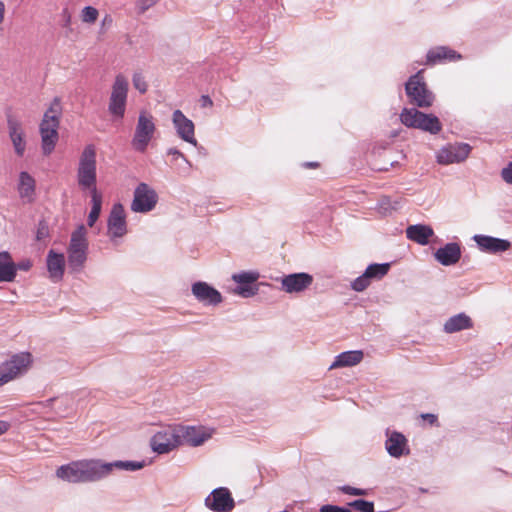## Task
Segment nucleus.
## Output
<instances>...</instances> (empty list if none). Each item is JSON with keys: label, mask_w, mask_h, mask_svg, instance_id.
I'll use <instances>...</instances> for the list:
<instances>
[{"label": "nucleus", "mask_w": 512, "mask_h": 512, "mask_svg": "<svg viewBox=\"0 0 512 512\" xmlns=\"http://www.w3.org/2000/svg\"><path fill=\"white\" fill-rule=\"evenodd\" d=\"M259 274L256 272H242L239 274H234L232 279L238 283L239 285L243 284H253L257 281Z\"/></svg>", "instance_id": "nucleus-33"}, {"label": "nucleus", "mask_w": 512, "mask_h": 512, "mask_svg": "<svg viewBox=\"0 0 512 512\" xmlns=\"http://www.w3.org/2000/svg\"><path fill=\"white\" fill-rule=\"evenodd\" d=\"M108 232L113 237H122L126 234L125 210L122 204H114L108 219Z\"/></svg>", "instance_id": "nucleus-15"}, {"label": "nucleus", "mask_w": 512, "mask_h": 512, "mask_svg": "<svg viewBox=\"0 0 512 512\" xmlns=\"http://www.w3.org/2000/svg\"><path fill=\"white\" fill-rule=\"evenodd\" d=\"M143 462L116 461L103 463L99 460H80L66 465V481L73 483L98 481L109 475L114 468L135 471L143 468Z\"/></svg>", "instance_id": "nucleus-1"}, {"label": "nucleus", "mask_w": 512, "mask_h": 512, "mask_svg": "<svg viewBox=\"0 0 512 512\" xmlns=\"http://www.w3.org/2000/svg\"><path fill=\"white\" fill-rule=\"evenodd\" d=\"M473 327L471 318L465 313H459L450 317L444 324V331L447 333H455Z\"/></svg>", "instance_id": "nucleus-28"}, {"label": "nucleus", "mask_w": 512, "mask_h": 512, "mask_svg": "<svg viewBox=\"0 0 512 512\" xmlns=\"http://www.w3.org/2000/svg\"><path fill=\"white\" fill-rule=\"evenodd\" d=\"M10 428V424L6 421L0 420V435L6 433Z\"/></svg>", "instance_id": "nucleus-47"}, {"label": "nucleus", "mask_w": 512, "mask_h": 512, "mask_svg": "<svg viewBox=\"0 0 512 512\" xmlns=\"http://www.w3.org/2000/svg\"><path fill=\"white\" fill-rule=\"evenodd\" d=\"M390 264L384 263V264H370L366 270L365 274L368 276V278L372 280H380L382 279L389 271Z\"/></svg>", "instance_id": "nucleus-32"}, {"label": "nucleus", "mask_w": 512, "mask_h": 512, "mask_svg": "<svg viewBox=\"0 0 512 512\" xmlns=\"http://www.w3.org/2000/svg\"><path fill=\"white\" fill-rule=\"evenodd\" d=\"M363 357L364 354L361 350L342 352L336 356L334 362L330 365L329 370L355 366L363 360Z\"/></svg>", "instance_id": "nucleus-26"}, {"label": "nucleus", "mask_w": 512, "mask_h": 512, "mask_svg": "<svg viewBox=\"0 0 512 512\" xmlns=\"http://www.w3.org/2000/svg\"><path fill=\"white\" fill-rule=\"evenodd\" d=\"M192 293L196 299L206 305H217L222 302V296L206 282H196L192 285Z\"/></svg>", "instance_id": "nucleus-16"}, {"label": "nucleus", "mask_w": 512, "mask_h": 512, "mask_svg": "<svg viewBox=\"0 0 512 512\" xmlns=\"http://www.w3.org/2000/svg\"><path fill=\"white\" fill-rule=\"evenodd\" d=\"M340 490L348 495H354V496H365L367 495V491L365 489L355 488L351 486H342L340 487Z\"/></svg>", "instance_id": "nucleus-41"}, {"label": "nucleus", "mask_w": 512, "mask_h": 512, "mask_svg": "<svg viewBox=\"0 0 512 512\" xmlns=\"http://www.w3.org/2000/svg\"><path fill=\"white\" fill-rule=\"evenodd\" d=\"M47 270L49 277L57 282L60 281L64 274V256L61 253H56L50 250L47 255Z\"/></svg>", "instance_id": "nucleus-24"}, {"label": "nucleus", "mask_w": 512, "mask_h": 512, "mask_svg": "<svg viewBox=\"0 0 512 512\" xmlns=\"http://www.w3.org/2000/svg\"><path fill=\"white\" fill-rule=\"evenodd\" d=\"M471 151V147L466 143H457L442 148L438 155L437 161L440 164H452L464 161Z\"/></svg>", "instance_id": "nucleus-13"}, {"label": "nucleus", "mask_w": 512, "mask_h": 512, "mask_svg": "<svg viewBox=\"0 0 512 512\" xmlns=\"http://www.w3.org/2000/svg\"><path fill=\"white\" fill-rule=\"evenodd\" d=\"M431 134H438L442 130V124L438 117L433 114L423 113L421 122H419L418 128Z\"/></svg>", "instance_id": "nucleus-30"}, {"label": "nucleus", "mask_w": 512, "mask_h": 512, "mask_svg": "<svg viewBox=\"0 0 512 512\" xmlns=\"http://www.w3.org/2000/svg\"><path fill=\"white\" fill-rule=\"evenodd\" d=\"M421 417L424 420H427L431 425H433L437 422V416L434 414H430V413L422 414Z\"/></svg>", "instance_id": "nucleus-46"}, {"label": "nucleus", "mask_w": 512, "mask_h": 512, "mask_svg": "<svg viewBox=\"0 0 512 512\" xmlns=\"http://www.w3.org/2000/svg\"><path fill=\"white\" fill-rule=\"evenodd\" d=\"M205 506L214 512H231L235 501L230 490L226 487L214 489L206 498Z\"/></svg>", "instance_id": "nucleus-10"}, {"label": "nucleus", "mask_w": 512, "mask_h": 512, "mask_svg": "<svg viewBox=\"0 0 512 512\" xmlns=\"http://www.w3.org/2000/svg\"><path fill=\"white\" fill-rule=\"evenodd\" d=\"M320 512H351L348 508L339 507L335 505H323L320 508Z\"/></svg>", "instance_id": "nucleus-43"}, {"label": "nucleus", "mask_w": 512, "mask_h": 512, "mask_svg": "<svg viewBox=\"0 0 512 512\" xmlns=\"http://www.w3.org/2000/svg\"><path fill=\"white\" fill-rule=\"evenodd\" d=\"M50 237L49 227L45 221H40L36 231V240L45 241Z\"/></svg>", "instance_id": "nucleus-39"}, {"label": "nucleus", "mask_w": 512, "mask_h": 512, "mask_svg": "<svg viewBox=\"0 0 512 512\" xmlns=\"http://www.w3.org/2000/svg\"><path fill=\"white\" fill-rule=\"evenodd\" d=\"M17 274V267L7 251L0 252V282H12Z\"/></svg>", "instance_id": "nucleus-25"}, {"label": "nucleus", "mask_w": 512, "mask_h": 512, "mask_svg": "<svg viewBox=\"0 0 512 512\" xmlns=\"http://www.w3.org/2000/svg\"><path fill=\"white\" fill-rule=\"evenodd\" d=\"M9 136L13 143L15 152L18 156H22L25 152L26 142L24 139V131L21 122L14 116L9 115L7 119Z\"/></svg>", "instance_id": "nucleus-18"}, {"label": "nucleus", "mask_w": 512, "mask_h": 512, "mask_svg": "<svg viewBox=\"0 0 512 512\" xmlns=\"http://www.w3.org/2000/svg\"><path fill=\"white\" fill-rule=\"evenodd\" d=\"M91 202L92 208L87 220L89 227H93V225L99 218L102 207V195L99 192H94L93 194H91Z\"/></svg>", "instance_id": "nucleus-31"}, {"label": "nucleus", "mask_w": 512, "mask_h": 512, "mask_svg": "<svg viewBox=\"0 0 512 512\" xmlns=\"http://www.w3.org/2000/svg\"><path fill=\"white\" fill-rule=\"evenodd\" d=\"M349 506L360 512H374L373 502H369L363 499L355 500L349 503Z\"/></svg>", "instance_id": "nucleus-36"}, {"label": "nucleus", "mask_w": 512, "mask_h": 512, "mask_svg": "<svg viewBox=\"0 0 512 512\" xmlns=\"http://www.w3.org/2000/svg\"><path fill=\"white\" fill-rule=\"evenodd\" d=\"M87 234V228L81 224L70 235L66 252L68 254V264L72 271H80L87 260L89 246Z\"/></svg>", "instance_id": "nucleus-2"}, {"label": "nucleus", "mask_w": 512, "mask_h": 512, "mask_svg": "<svg viewBox=\"0 0 512 512\" xmlns=\"http://www.w3.org/2000/svg\"><path fill=\"white\" fill-rule=\"evenodd\" d=\"M159 0H136L135 7L139 15L144 14L148 9L158 3Z\"/></svg>", "instance_id": "nucleus-40"}, {"label": "nucleus", "mask_w": 512, "mask_h": 512, "mask_svg": "<svg viewBox=\"0 0 512 512\" xmlns=\"http://www.w3.org/2000/svg\"><path fill=\"white\" fill-rule=\"evenodd\" d=\"M57 476L59 478H64V466H60L58 469H57V472H56Z\"/></svg>", "instance_id": "nucleus-49"}, {"label": "nucleus", "mask_w": 512, "mask_h": 512, "mask_svg": "<svg viewBox=\"0 0 512 512\" xmlns=\"http://www.w3.org/2000/svg\"><path fill=\"white\" fill-rule=\"evenodd\" d=\"M36 182L35 179L28 172H21L19 174V181L17 191L19 197L24 203H31L35 198Z\"/></svg>", "instance_id": "nucleus-21"}, {"label": "nucleus", "mask_w": 512, "mask_h": 512, "mask_svg": "<svg viewBox=\"0 0 512 512\" xmlns=\"http://www.w3.org/2000/svg\"><path fill=\"white\" fill-rule=\"evenodd\" d=\"M423 117V112L415 108H404L400 114V120L408 128H418Z\"/></svg>", "instance_id": "nucleus-29"}, {"label": "nucleus", "mask_w": 512, "mask_h": 512, "mask_svg": "<svg viewBox=\"0 0 512 512\" xmlns=\"http://www.w3.org/2000/svg\"><path fill=\"white\" fill-rule=\"evenodd\" d=\"M501 177L506 183L512 185V161L502 169Z\"/></svg>", "instance_id": "nucleus-42"}, {"label": "nucleus", "mask_w": 512, "mask_h": 512, "mask_svg": "<svg viewBox=\"0 0 512 512\" xmlns=\"http://www.w3.org/2000/svg\"><path fill=\"white\" fill-rule=\"evenodd\" d=\"M371 282L368 276L363 273L351 283V288L356 292H362L370 286Z\"/></svg>", "instance_id": "nucleus-35"}, {"label": "nucleus", "mask_w": 512, "mask_h": 512, "mask_svg": "<svg viewBox=\"0 0 512 512\" xmlns=\"http://www.w3.org/2000/svg\"><path fill=\"white\" fill-rule=\"evenodd\" d=\"M435 259L444 266L456 264L461 258V248L458 243H447L434 253Z\"/></svg>", "instance_id": "nucleus-19"}, {"label": "nucleus", "mask_w": 512, "mask_h": 512, "mask_svg": "<svg viewBox=\"0 0 512 512\" xmlns=\"http://www.w3.org/2000/svg\"><path fill=\"white\" fill-rule=\"evenodd\" d=\"M16 267H17V270L19 269V270H23V271H28L32 267V262H31V260L26 259V260H23V261L19 262L18 264H16Z\"/></svg>", "instance_id": "nucleus-44"}, {"label": "nucleus", "mask_w": 512, "mask_h": 512, "mask_svg": "<svg viewBox=\"0 0 512 512\" xmlns=\"http://www.w3.org/2000/svg\"><path fill=\"white\" fill-rule=\"evenodd\" d=\"M385 448L389 455L395 458L409 454L407 439L399 432H392L388 436L385 442Z\"/></svg>", "instance_id": "nucleus-20"}, {"label": "nucleus", "mask_w": 512, "mask_h": 512, "mask_svg": "<svg viewBox=\"0 0 512 512\" xmlns=\"http://www.w3.org/2000/svg\"><path fill=\"white\" fill-rule=\"evenodd\" d=\"M98 16H99L98 10L92 6L84 7L82 9L81 15H80L81 20L84 23H88V24L95 23L96 20L98 19Z\"/></svg>", "instance_id": "nucleus-34"}, {"label": "nucleus", "mask_w": 512, "mask_h": 512, "mask_svg": "<svg viewBox=\"0 0 512 512\" xmlns=\"http://www.w3.org/2000/svg\"><path fill=\"white\" fill-rule=\"evenodd\" d=\"M129 83L123 74L116 75L111 87L108 111L116 118H123L126 110Z\"/></svg>", "instance_id": "nucleus-7"}, {"label": "nucleus", "mask_w": 512, "mask_h": 512, "mask_svg": "<svg viewBox=\"0 0 512 512\" xmlns=\"http://www.w3.org/2000/svg\"><path fill=\"white\" fill-rule=\"evenodd\" d=\"M168 154L184 158V155L175 148L169 149Z\"/></svg>", "instance_id": "nucleus-48"}, {"label": "nucleus", "mask_w": 512, "mask_h": 512, "mask_svg": "<svg viewBox=\"0 0 512 512\" xmlns=\"http://www.w3.org/2000/svg\"><path fill=\"white\" fill-rule=\"evenodd\" d=\"M176 432L179 434L180 446H200L212 435V431L203 426L176 425Z\"/></svg>", "instance_id": "nucleus-11"}, {"label": "nucleus", "mask_w": 512, "mask_h": 512, "mask_svg": "<svg viewBox=\"0 0 512 512\" xmlns=\"http://www.w3.org/2000/svg\"><path fill=\"white\" fill-rule=\"evenodd\" d=\"M305 166L311 167V168H316L319 166V164L317 162H309V163H306Z\"/></svg>", "instance_id": "nucleus-50"}, {"label": "nucleus", "mask_w": 512, "mask_h": 512, "mask_svg": "<svg viewBox=\"0 0 512 512\" xmlns=\"http://www.w3.org/2000/svg\"><path fill=\"white\" fill-rule=\"evenodd\" d=\"M474 239L483 251L489 253L504 252L511 246L509 241L491 236L476 235Z\"/></svg>", "instance_id": "nucleus-23"}, {"label": "nucleus", "mask_w": 512, "mask_h": 512, "mask_svg": "<svg viewBox=\"0 0 512 512\" xmlns=\"http://www.w3.org/2000/svg\"><path fill=\"white\" fill-rule=\"evenodd\" d=\"M201 107L207 108L213 106V101L208 95H202L200 98Z\"/></svg>", "instance_id": "nucleus-45"}, {"label": "nucleus", "mask_w": 512, "mask_h": 512, "mask_svg": "<svg viewBox=\"0 0 512 512\" xmlns=\"http://www.w3.org/2000/svg\"><path fill=\"white\" fill-rule=\"evenodd\" d=\"M257 290V287L253 284H243L235 289V293L242 297H251L257 293Z\"/></svg>", "instance_id": "nucleus-37"}, {"label": "nucleus", "mask_w": 512, "mask_h": 512, "mask_svg": "<svg viewBox=\"0 0 512 512\" xmlns=\"http://www.w3.org/2000/svg\"><path fill=\"white\" fill-rule=\"evenodd\" d=\"M157 203V194L147 184H139L134 191L131 210L134 212H149Z\"/></svg>", "instance_id": "nucleus-12"}, {"label": "nucleus", "mask_w": 512, "mask_h": 512, "mask_svg": "<svg viewBox=\"0 0 512 512\" xmlns=\"http://www.w3.org/2000/svg\"><path fill=\"white\" fill-rule=\"evenodd\" d=\"M313 283L312 275L308 273H293L281 279V289L286 293H300Z\"/></svg>", "instance_id": "nucleus-14"}, {"label": "nucleus", "mask_w": 512, "mask_h": 512, "mask_svg": "<svg viewBox=\"0 0 512 512\" xmlns=\"http://www.w3.org/2000/svg\"><path fill=\"white\" fill-rule=\"evenodd\" d=\"M156 132L154 118L146 111L139 114L135 133L132 139V147L138 152H145Z\"/></svg>", "instance_id": "nucleus-8"}, {"label": "nucleus", "mask_w": 512, "mask_h": 512, "mask_svg": "<svg viewBox=\"0 0 512 512\" xmlns=\"http://www.w3.org/2000/svg\"><path fill=\"white\" fill-rule=\"evenodd\" d=\"M61 113L60 99H55L49 110L45 113L40 124L42 150L45 155L50 154L58 141L59 114Z\"/></svg>", "instance_id": "nucleus-3"}, {"label": "nucleus", "mask_w": 512, "mask_h": 512, "mask_svg": "<svg viewBox=\"0 0 512 512\" xmlns=\"http://www.w3.org/2000/svg\"><path fill=\"white\" fill-rule=\"evenodd\" d=\"M77 182L81 190H89L91 194L98 192L96 187V149L94 145H87L81 153Z\"/></svg>", "instance_id": "nucleus-4"}, {"label": "nucleus", "mask_w": 512, "mask_h": 512, "mask_svg": "<svg viewBox=\"0 0 512 512\" xmlns=\"http://www.w3.org/2000/svg\"><path fill=\"white\" fill-rule=\"evenodd\" d=\"M423 72L424 70H420L412 75L405 84V90L411 104L420 108H428L432 106L435 96L428 89Z\"/></svg>", "instance_id": "nucleus-5"}, {"label": "nucleus", "mask_w": 512, "mask_h": 512, "mask_svg": "<svg viewBox=\"0 0 512 512\" xmlns=\"http://www.w3.org/2000/svg\"><path fill=\"white\" fill-rule=\"evenodd\" d=\"M461 59V55L448 47H436L428 51L426 57L427 65H435L437 63L457 61Z\"/></svg>", "instance_id": "nucleus-22"}, {"label": "nucleus", "mask_w": 512, "mask_h": 512, "mask_svg": "<svg viewBox=\"0 0 512 512\" xmlns=\"http://www.w3.org/2000/svg\"><path fill=\"white\" fill-rule=\"evenodd\" d=\"M151 448L158 454H166L180 446L179 434L176 425H169L153 435L150 441Z\"/></svg>", "instance_id": "nucleus-9"}, {"label": "nucleus", "mask_w": 512, "mask_h": 512, "mask_svg": "<svg viewBox=\"0 0 512 512\" xmlns=\"http://www.w3.org/2000/svg\"><path fill=\"white\" fill-rule=\"evenodd\" d=\"M433 234V229L430 226L421 224L410 225L406 229L407 238L420 245L428 244L429 239L433 236Z\"/></svg>", "instance_id": "nucleus-27"}, {"label": "nucleus", "mask_w": 512, "mask_h": 512, "mask_svg": "<svg viewBox=\"0 0 512 512\" xmlns=\"http://www.w3.org/2000/svg\"><path fill=\"white\" fill-rule=\"evenodd\" d=\"M133 86L137 89L141 94H144L148 89V84L141 73H135L133 75Z\"/></svg>", "instance_id": "nucleus-38"}, {"label": "nucleus", "mask_w": 512, "mask_h": 512, "mask_svg": "<svg viewBox=\"0 0 512 512\" xmlns=\"http://www.w3.org/2000/svg\"><path fill=\"white\" fill-rule=\"evenodd\" d=\"M33 363V357L29 352H21L0 366V387L26 373Z\"/></svg>", "instance_id": "nucleus-6"}, {"label": "nucleus", "mask_w": 512, "mask_h": 512, "mask_svg": "<svg viewBox=\"0 0 512 512\" xmlns=\"http://www.w3.org/2000/svg\"><path fill=\"white\" fill-rule=\"evenodd\" d=\"M173 123L177 129L178 135L186 142L193 145L197 144L194 136V123L188 119L180 110L173 113Z\"/></svg>", "instance_id": "nucleus-17"}]
</instances>
